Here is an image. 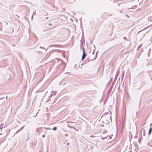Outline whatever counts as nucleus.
Listing matches in <instances>:
<instances>
[{"mask_svg": "<svg viewBox=\"0 0 152 152\" xmlns=\"http://www.w3.org/2000/svg\"><path fill=\"white\" fill-rule=\"evenodd\" d=\"M143 131H144V132H145V130H144H144Z\"/></svg>", "mask_w": 152, "mask_h": 152, "instance_id": "obj_32", "label": "nucleus"}, {"mask_svg": "<svg viewBox=\"0 0 152 152\" xmlns=\"http://www.w3.org/2000/svg\"><path fill=\"white\" fill-rule=\"evenodd\" d=\"M47 58V57H44L42 60V61H43V60H44L45 59H46Z\"/></svg>", "mask_w": 152, "mask_h": 152, "instance_id": "obj_8", "label": "nucleus"}, {"mask_svg": "<svg viewBox=\"0 0 152 152\" xmlns=\"http://www.w3.org/2000/svg\"><path fill=\"white\" fill-rule=\"evenodd\" d=\"M52 25V23H49L48 24V25L49 26H51Z\"/></svg>", "mask_w": 152, "mask_h": 152, "instance_id": "obj_14", "label": "nucleus"}, {"mask_svg": "<svg viewBox=\"0 0 152 152\" xmlns=\"http://www.w3.org/2000/svg\"><path fill=\"white\" fill-rule=\"evenodd\" d=\"M45 51H47V50H46H46H45Z\"/></svg>", "mask_w": 152, "mask_h": 152, "instance_id": "obj_36", "label": "nucleus"}, {"mask_svg": "<svg viewBox=\"0 0 152 152\" xmlns=\"http://www.w3.org/2000/svg\"><path fill=\"white\" fill-rule=\"evenodd\" d=\"M52 95H53V94H51V95H50V97H51Z\"/></svg>", "mask_w": 152, "mask_h": 152, "instance_id": "obj_24", "label": "nucleus"}, {"mask_svg": "<svg viewBox=\"0 0 152 152\" xmlns=\"http://www.w3.org/2000/svg\"><path fill=\"white\" fill-rule=\"evenodd\" d=\"M63 67H64V69L65 68V64H64L63 65Z\"/></svg>", "mask_w": 152, "mask_h": 152, "instance_id": "obj_13", "label": "nucleus"}, {"mask_svg": "<svg viewBox=\"0 0 152 152\" xmlns=\"http://www.w3.org/2000/svg\"><path fill=\"white\" fill-rule=\"evenodd\" d=\"M41 53V52H40V51H38V53Z\"/></svg>", "mask_w": 152, "mask_h": 152, "instance_id": "obj_23", "label": "nucleus"}, {"mask_svg": "<svg viewBox=\"0 0 152 152\" xmlns=\"http://www.w3.org/2000/svg\"><path fill=\"white\" fill-rule=\"evenodd\" d=\"M145 133H144V134H143L144 136H145Z\"/></svg>", "mask_w": 152, "mask_h": 152, "instance_id": "obj_26", "label": "nucleus"}, {"mask_svg": "<svg viewBox=\"0 0 152 152\" xmlns=\"http://www.w3.org/2000/svg\"><path fill=\"white\" fill-rule=\"evenodd\" d=\"M152 124H152H150V126H151V125Z\"/></svg>", "mask_w": 152, "mask_h": 152, "instance_id": "obj_30", "label": "nucleus"}, {"mask_svg": "<svg viewBox=\"0 0 152 152\" xmlns=\"http://www.w3.org/2000/svg\"><path fill=\"white\" fill-rule=\"evenodd\" d=\"M141 31H139V32H140Z\"/></svg>", "mask_w": 152, "mask_h": 152, "instance_id": "obj_34", "label": "nucleus"}, {"mask_svg": "<svg viewBox=\"0 0 152 152\" xmlns=\"http://www.w3.org/2000/svg\"><path fill=\"white\" fill-rule=\"evenodd\" d=\"M141 31H139V32H140Z\"/></svg>", "mask_w": 152, "mask_h": 152, "instance_id": "obj_35", "label": "nucleus"}, {"mask_svg": "<svg viewBox=\"0 0 152 152\" xmlns=\"http://www.w3.org/2000/svg\"><path fill=\"white\" fill-rule=\"evenodd\" d=\"M33 15H32V17H31V18H32H32H33Z\"/></svg>", "mask_w": 152, "mask_h": 152, "instance_id": "obj_25", "label": "nucleus"}, {"mask_svg": "<svg viewBox=\"0 0 152 152\" xmlns=\"http://www.w3.org/2000/svg\"><path fill=\"white\" fill-rule=\"evenodd\" d=\"M40 48H43V49H45V48H43V47H40Z\"/></svg>", "mask_w": 152, "mask_h": 152, "instance_id": "obj_16", "label": "nucleus"}, {"mask_svg": "<svg viewBox=\"0 0 152 152\" xmlns=\"http://www.w3.org/2000/svg\"><path fill=\"white\" fill-rule=\"evenodd\" d=\"M20 131H21L20 129H19L18 130H17V131L16 132V133L14 134V136L15 135V134H17L18 132H20Z\"/></svg>", "mask_w": 152, "mask_h": 152, "instance_id": "obj_5", "label": "nucleus"}, {"mask_svg": "<svg viewBox=\"0 0 152 152\" xmlns=\"http://www.w3.org/2000/svg\"><path fill=\"white\" fill-rule=\"evenodd\" d=\"M52 129L53 130L56 131L57 130V127L56 126H55L53 127V128H52Z\"/></svg>", "mask_w": 152, "mask_h": 152, "instance_id": "obj_4", "label": "nucleus"}, {"mask_svg": "<svg viewBox=\"0 0 152 152\" xmlns=\"http://www.w3.org/2000/svg\"><path fill=\"white\" fill-rule=\"evenodd\" d=\"M152 132V127H151L150 128V129H149L148 135H150Z\"/></svg>", "mask_w": 152, "mask_h": 152, "instance_id": "obj_3", "label": "nucleus"}, {"mask_svg": "<svg viewBox=\"0 0 152 152\" xmlns=\"http://www.w3.org/2000/svg\"><path fill=\"white\" fill-rule=\"evenodd\" d=\"M48 18V17H46L45 18V19H47Z\"/></svg>", "mask_w": 152, "mask_h": 152, "instance_id": "obj_20", "label": "nucleus"}, {"mask_svg": "<svg viewBox=\"0 0 152 152\" xmlns=\"http://www.w3.org/2000/svg\"><path fill=\"white\" fill-rule=\"evenodd\" d=\"M38 113V112H37V114H36V115L35 116H34V117H35L37 115V113Z\"/></svg>", "mask_w": 152, "mask_h": 152, "instance_id": "obj_17", "label": "nucleus"}, {"mask_svg": "<svg viewBox=\"0 0 152 152\" xmlns=\"http://www.w3.org/2000/svg\"><path fill=\"white\" fill-rule=\"evenodd\" d=\"M97 52H96V56L94 58L93 60H92H92H95V59L96 58V56H97Z\"/></svg>", "mask_w": 152, "mask_h": 152, "instance_id": "obj_7", "label": "nucleus"}, {"mask_svg": "<svg viewBox=\"0 0 152 152\" xmlns=\"http://www.w3.org/2000/svg\"><path fill=\"white\" fill-rule=\"evenodd\" d=\"M95 50H93V51L92 52V54H94V53H95Z\"/></svg>", "mask_w": 152, "mask_h": 152, "instance_id": "obj_11", "label": "nucleus"}, {"mask_svg": "<svg viewBox=\"0 0 152 152\" xmlns=\"http://www.w3.org/2000/svg\"><path fill=\"white\" fill-rule=\"evenodd\" d=\"M67 125L68 127H70V126L68 124Z\"/></svg>", "mask_w": 152, "mask_h": 152, "instance_id": "obj_19", "label": "nucleus"}, {"mask_svg": "<svg viewBox=\"0 0 152 152\" xmlns=\"http://www.w3.org/2000/svg\"><path fill=\"white\" fill-rule=\"evenodd\" d=\"M52 33V31H49L47 34H48L49 35H50Z\"/></svg>", "mask_w": 152, "mask_h": 152, "instance_id": "obj_6", "label": "nucleus"}, {"mask_svg": "<svg viewBox=\"0 0 152 152\" xmlns=\"http://www.w3.org/2000/svg\"><path fill=\"white\" fill-rule=\"evenodd\" d=\"M139 140V142H140V140H139H139Z\"/></svg>", "mask_w": 152, "mask_h": 152, "instance_id": "obj_29", "label": "nucleus"}, {"mask_svg": "<svg viewBox=\"0 0 152 152\" xmlns=\"http://www.w3.org/2000/svg\"><path fill=\"white\" fill-rule=\"evenodd\" d=\"M58 59V65H59V64H61L62 63L63 64H64V63H63V61L61 59H58V58L57 59Z\"/></svg>", "mask_w": 152, "mask_h": 152, "instance_id": "obj_2", "label": "nucleus"}, {"mask_svg": "<svg viewBox=\"0 0 152 152\" xmlns=\"http://www.w3.org/2000/svg\"><path fill=\"white\" fill-rule=\"evenodd\" d=\"M142 46V45H140L139 46L138 48L139 49V48H140Z\"/></svg>", "mask_w": 152, "mask_h": 152, "instance_id": "obj_12", "label": "nucleus"}, {"mask_svg": "<svg viewBox=\"0 0 152 152\" xmlns=\"http://www.w3.org/2000/svg\"><path fill=\"white\" fill-rule=\"evenodd\" d=\"M23 127H24V126H22L19 129H20V130H21L23 129Z\"/></svg>", "mask_w": 152, "mask_h": 152, "instance_id": "obj_9", "label": "nucleus"}, {"mask_svg": "<svg viewBox=\"0 0 152 152\" xmlns=\"http://www.w3.org/2000/svg\"><path fill=\"white\" fill-rule=\"evenodd\" d=\"M82 51L83 55L81 58L82 60H83L85 58L86 56V54L84 48L83 47V48Z\"/></svg>", "mask_w": 152, "mask_h": 152, "instance_id": "obj_1", "label": "nucleus"}, {"mask_svg": "<svg viewBox=\"0 0 152 152\" xmlns=\"http://www.w3.org/2000/svg\"><path fill=\"white\" fill-rule=\"evenodd\" d=\"M45 134H43V135H42V137H45Z\"/></svg>", "mask_w": 152, "mask_h": 152, "instance_id": "obj_15", "label": "nucleus"}, {"mask_svg": "<svg viewBox=\"0 0 152 152\" xmlns=\"http://www.w3.org/2000/svg\"><path fill=\"white\" fill-rule=\"evenodd\" d=\"M124 38L125 39H126V37H124Z\"/></svg>", "mask_w": 152, "mask_h": 152, "instance_id": "obj_18", "label": "nucleus"}, {"mask_svg": "<svg viewBox=\"0 0 152 152\" xmlns=\"http://www.w3.org/2000/svg\"><path fill=\"white\" fill-rule=\"evenodd\" d=\"M110 119L111 120V116H110Z\"/></svg>", "mask_w": 152, "mask_h": 152, "instance_id": "obj_28", "label": "nucleus"}, {"mask_svg": "<svg viewBox=\"0 0 152 152\" xmlns=\"http://www.w3.org/2000/svg\"><path fill=\"white\" fill-rule=\"evenodd\" d=\"M73 123V122H69V123Z\"/></svg>", "mask_w": 152, "mask_h": 152, "instance_id": "obj_22", "label": "nucleus"}, {"mask_svg": "<svg viewBox=\"0 0 152 152\" xmlns=\"http://www.w3.org/2000/svg\"><path fill=\"white\" fill-rule=\"evenodd\" d=\"M65 136L66 137H67L68 136V134H65Z\"/></svg>", "mask_w": 152, "mask_h": 152, "instance_id": "obj_10", "label": "nucleus"}, {"mask_svg": "<svg viewBox=\"0 0 152 152\" xmlns=\"http://www.w3.org/2000/svg\"><path fill=\"white\" fill-rule=\"evenodd\" d=\"M126 16H127V17L128 16L127 15H126Z\"/></svg>", "mask_w": 152, "mask_h": 152, "instance_id": "obj_31", "label": "nucleus"}, {"mask_svg": "<svg viewBox=\"0 0 152 152\" xmlns=\"http://www.w3.org/2000/svg\"><path fill=\"white\" fill-rule=\"evenodd\" d=\"M69 142H68L66 144L67 145H69Z\"/></svg>", "mask_w": 152, "mask_h": 152, "instance_id": "obj_21", "label": "nucleus"}, {"mask_svg": "<svg viewBox=\"0 0 152 152\" xmlns=\"http://www.w3.org/2000/svg\"><path fill=\"white\" fill-rule=\"evenodd\" d=\"M94 48H95V45H94Z\"/></svg>", "mask_w": 152, "mask_h": 152, "instance_id": "obj_27", "label": "nucleus"}, {"mask_svg": "<svg viewBox=\"0 0 152 152\" xmlns=\"http://www.w3.org/2000/svg\"><path fill=\"white\" fill-rule=\"evenodd\" d=\"M76 64L75 65V67L76 66Z\"/></svg>", "mask_w": 152, "mask_h": 152, "instance_id": "obj_33", "label": "nucleus"}]
</instances>
